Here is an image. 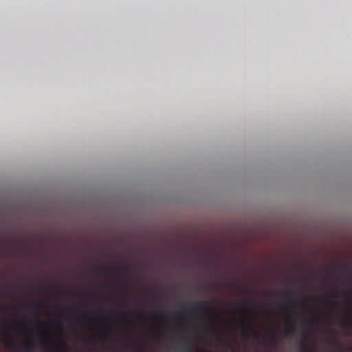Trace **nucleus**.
Here are the masks:
<instances>
[{"label":"nucleus","instance_id":"f257e3e1","mask_svg":"<svg viewBox=\"0 0 352 352\" xmlns=\"http://www.w3.org/2000/svg\"><path fill=\"white\" fill-rule=\"evenodd\" d=\"M197 352H208L206 350L199 349Z\"/></svg>","mask_w":352,"mask_h":352}]
</instances>
